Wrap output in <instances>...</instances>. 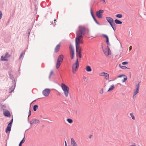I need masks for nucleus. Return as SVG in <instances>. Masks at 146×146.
Returning a JSON list of instances; mask_svg holds the SVG:
<instances>
[{"mask_svg":"<svg viewBox=\"0 0 146 146\" xmlns=\"http://www.w3.org/2000/svg\"><path fill=\"white\" fill-rule=\"evenodd\" d=\"M103 36L106 39V40L107 39H108V36L105 35H103Z\"/></svg>","mask_w":146,"mask_h":146,"instance_id":"obj_38","label":"nucleus"},{"mask_svg":"<svg viewBox=\"0 0 146 146\" xmlns=\"http://www.w3.org/2000/svg\"><path fill=\"white\" fill-rule=\"evenodd\" d=\"M132 48V47L131 46H130L129 48V50L130 51L131 50Z\"/></svg>","mask_w":146,"mask_h":146,"instance_id":"obj_47","label":"nucleus"},{"mask_svg":"<svg viewBox=\"0 0 146 146\" xmlns=\"http://www.w3.org/2000/svg\"><path fill=\"white\" fill-rule=\"evenodd\" d=\"M131 146H136L134 145H131Z\"/></svg>","mask_w":146,"mask_h":146,"instance_id":"obj_61","label":"nucleus"},{"mask_svg":"<svg viewBox=\"0 0 146 146\" xmlns=\"http://www.w3.org/2000/svg\"><path fill=\"white\" fill-rule=\"evenodd\" d=\"M11 55H9L7 52L6 53L5 55V57L9 58L10 57Z\"/></svg>","mask_w":146,"mask_h":146,"instance_id":"obj_31","label":"nucleus"},{"mask_svg":"<svg viewBox=\"0 0 146 146\" xmlns=\"http://www.w3.org/2000/svg\"><path fill=\"white\" fill-rule=\"evenodd\" d=\"M114 22L117 24H121L122 23V22L117 19L115 20Z\"/></svg>","mask_w":146,"mask_h":146,"instance_id":"obj_21","label":"nucleus"},{"mask_svg":"<svg viewBox=\"0 0 146 146\" xmlns=\"http://www.w3.org/2000/svg\"><path fill=\"white\" fill-rule=\"evenodd\" d=\"M78 53V55L79 57L80 58H81V57H82V55L81 54V53H80V52Z\"/></svg>","mask_w":146,"mask_h":146,"instance_id":"obj_42","label":"nucleus"},{"mask_svg":"<svg viewBox=\"0 0 146 146\" xmlns=\"http://www.w3.org/2000/svg\"><path fill=\"white\" fill-rule=\"evenodd\" d=\"M114 86L113 85L111 86L110 88L108 90V92H110L111 90H112L114 88Z\"/></svg>","mask_w":146,"mask_h":146,"instance_id":"obj_23","label":"nucleus"},{"mask_svg":"<svg viewBox=\"0 0 146 146\" xmlns=\"http://www.w3.org/2000/svg\"><path fill=\"white\" fill-rule=\"evenodd\" d=\"M30 34V32H29L28 33V34L29 35H29Z\"/></svg>","mask_w":146,"mask_h":146,"instance_id":"obj_59","label":"nucleus"},{"mask_svg":"<svg viewBox=\"0 0 146 146\" xmlns=\"http://www.w3.org/2000/svg\"><path fill=\"white\" fill-rule=\"evenodd\" d=\"M101 0L103 1L104 2V3H106V2H105V0Z\"/></svg>","mask_w":146,"mask_h":146,"instance_id":"obj_56","label":"nucleus"},{"mask_svg":"<svg viewBox=\"0 0 146 146\" xmlns=\"http://www.w3.org/2000/svg\"><path fill=\"white\" fill-rule=\"evenodd\" d=\"M3 14L0 11V19H1L2 18Z\"/></svg>","mask_w":146,"mask_h":146,"instance_id":"obj_43","label":"nucleus"},{"mask_svg":"<svg viewBox=\"0 0 146 146\" xmlns=\"http://www.w3.org/2000/svg\"><path fill=\"white\" fill-rule=\"evenodd\" d=\"M70 54L71 59H73L74 58V50H71V51H70Z\"/></svg>","mask_w":146,"mask_h":146,"instance_id":"obj_16","label":"nucleus"},{"mask_svg":"<svg viewBox=\"0 0 146 146\" xmlns=\"http://www.w3.org/2000/svg\"><path fill=\"white\" fill-rule=\"evenodd\" d=\"M69 48L70 49V51H71V50H74L73 46L71 44L70 45Z\"/></svg>","mask_w":146,"mask_h":146,"instance_id":"obj_33","label":"nucleus"},{"mask_svg":"<svg viewBox=\"0 0 146 146\" xmlns=\"http://www.w3.org/2000/svg\"><path fill=\"white\" fill-rule=\"evenodd\" d=\"M102 50L103 52H104V53L105 54V55L106 56H107L108 55H110V54L108 53V52L107 51V49H106L105 50L104 49H103Z\"/></svg>","mask_w":146,"mask_h":146,"instance_id":"obj_19","label":"nucleus"},{"mask_svg":"<svg viewBox=\"0 0 146 146\" xmlns=\"http://www.w3.org/2000/svg\"><path fill=\"white\" fill-rule=\"evenodd\" d=\"M38 108V106L37 105H35L33 107V110L34 111H35L36 109Z\"/></svg>","mask_w":146,"mask_h":146,"instance_id":"obj_22","label":"nucleus"},{"mask_svg":"<svg viewBox=\"0 0 146 146\" xmlns=\"http://www.w3.org/2000/svg\"><path fill=\"white\" fill-rule=\"evenodd\" d=\"M92 9H91L90 10V13H91V15H92V16L93 18V19L94 20V21H95V22L98 25H99V23L98 22V21H97V20L96 19H95V18L92 12Z\"/></svg>","mask_w":146,"mask_h":146,"instance_id":"obj_12","label":"nucleus"},{"mask_svg":"<svg viewBox=\"0 0 146 146\" xmlns=\"http://www.w3.org/2000/svg\"><path fill=\"white\" fill-rule=\"evenodd\" d=\"M106 73L104 72H102L101 73L99 74V75L100 76H103L105 75V74H106Z\"/></svg>","mask_w":146,"mask_h":146,"instance_id":"obj_28","label":"nucleus"},{"mask_svg":"<svg viewBox=\"0 0 146 146\" xmlns=\"http://www.w3.org/2000/svg\"><path fill=\"white\" fill-rule=\"evenodd\" d=\"M106 19L108 22L110 23L111 24V23H113V19L110 17H106Z\"/></svg>","mask_w":146,"mask_h":146,"instance_id":"obj_11","label":"nucleus"},{"mask_svg":"<svg viewBox=\"0 0 146 146\" xmlns=\"http://www.w3.org/2000/svg\"><path fill=\"white\" fill-rule=\"evenodd\" d=\"M122 76H123L124 77L123 80L122 81L123 82H125L127 79V77L126 76H125V75H121L118 76V77L120 78Z\"/></svg>","mask_w":146,"mask_h":146,"instance_id":"obj_15","label":"nucleus"},{"mask_svg":"<svg viewBox=\"0 0 146 146\" xmlns=\"http://www.w3.org/2000/svg\"><path fill=\"white\" fill-rule=\"evenodd\" d=\"M104 76H105V78L107 80H109V74L108 73H106V74H105V75H104Z\"/></svg>","mask_w":146,"mask_h":146,"instance_id":"obj_24","label":"nucleus"},{"mask_svg":"<svg viewBox=\"0 0 146 146\" xmlns=\"http://www.w3.org/2000/svg\"><path fill=\"white\" fill-rule=\"evenodd\" d=\"M129 37H131L132 36V34H131H131H130V32H129Z\"/></svg>","mask_w":146,"mask_h":146,"instance_id":"obj_51","label":"nucleus"},{"mask_svg":"<svg viewBox=\"0 0 146 146\" xmlns=\"http://www.w3.org/2000/svg\"><path fill=\"white\" fill-rule=\"evenodd\" d=\"M139 83H138L137 84H136V85L135 86V87L136 89H139Z\"/></svg>","mask_w":146,"mask_h":146,"instance_id":"obj_36","label":"nucleus"},{"mask_svg":"<svg viewBox=\"0 0 146 146\" xmlns=\"http://www.w3.org/2000/svg\"><path fill=\"white\" fill-rule=\"evenodd\" d=\"M51 75H50V74L49 75V78H50V77H51Z\"/></svg>","mask_w":146,"mask_h":146,"instance_id":"obj_57","label":"nucleus"},{"mask_svg":"<svg viewBox=\"0 0 146 146\" xmlns=\"http://www.w3.org/2000/svg\"><path fill=\"white\" fill-rule=\"evenodd\" d=\"M139 92H138L137 91H135L134 92H133V94H134V95H136L137 93H139Z\"/></svg>","mask_w":146,"mask_h":146,"instance_id":"obj_41","label":"nucleus"},{"mask_svg":"<svg viewBox=\"0 0 146 146\" xmlns=\"http://www.w3.org/2000/svg\"><path fill=\"white\" fill-rule=\"evenodd\" d=\"M31 110H29V115L28 116V118L31 115ZM29 119L28 118V119Z\"/></svg>","mask_w":146,"mask_h":146,"instance_id":"obj_44","label":"nucleus"},{"mask_svg":"<svg viewBox=\"0 0 146 146\" xmlns=\"http://www.w3.org/2000/svg\"><path fill=\"white\" fill-rule=\"evenodd\" d=\"M83 40L78 39L77 38H75V44L76 47V52H78V49H80V47L79 45L80 43H83Z\"/></svg>","mask_w":146,"mask_h":146,"instance_id":"obj_4","label":"nucleus"},{"mask_svg":"<svg viewBox=\"0 0 146 146\" xmlns=\"http://www.w3.org/2000/svg\"><path fill=\"white\" fill-rule=\"evenodd\" d=\"M56 19H54V23L55 24V25H56Z\"/></svg>","mask_w":146,"mask_h":146,"instance_id":"obj_49","label":"nucleus"},{"mask_svg":"<svg viewBox=\"0 0 146 146\" xmlns=\"http://www.w3.org/2000/svg\"><path fill=\"white\" fill-rule=\"evenodd\" d=\"M104 10H100L99 11H97L96 13V15L99 18H100L102 17V15L101 14L103 13Z\"/></svg>","mask_w":146,"mask_h":146,"instance_id":"obj_9","label":"nucleus"},{"mask_svg":"<svg viewBox=\"0 0 146 146\" xmlns=\"http://www.w3.org/2000/svg\"><path fill=\"white\" fill-rule=\"evenodd\" d=\"M86 31V28L85 27L82 26H79L78 28V30L76 33V36L78 39H83L82 35H85Z\"/></svg>","mask_w":146,"mask_h":146,"instance_id":"obj_1","label":"nucleus"},{"mask_svg":"<svg viewBox=\"0 0 146 146\" xmlns=\"http://www.w3.org/2000/svg\"><path fill=\"white\" fill-rule=\"evenodd\" d=\"M35 9H36V10H37V8H36V6H35Z\"/></svg>","mask_w":146,"mask_h":146,"instance_id":"obj_58","label":"nucleus"},{"mask_svg":"<svg viewBox=\"0 0 146 146\" xmlns=\"http://www.w3.org/2000/svg\"><path fill=\"white\" fill-rule=\"evenodd\" d=\"M128 62H123L122 63V64L123 65H126L127 64H128Z\"/></svg>","mask_w":146,"mask_h":146,"instance_id":"obj_40","label":"nucleus"},{"mask_svg":"<svg viewBox=\"0 0 146 146\" xmlns=\"http://www.w3.org/2000/svg\"><path fill=\"white\" fill-rule=\"evenodd\" d=\"M13 121V118L11 120L9 123L8 124L5 130V132L7 133L8 131H10L11 130V129L12 126V124Z\"/></svg>","mask_w":146,"mask_h":146,"instance_id":"obj_6","label":"nucleus"},{"mask_svg":"<svg viewBox=\"0 0 146 146\" xmlns=\"http://www.w3.org/2000/svg\"><path fill=\"white\" fill-rule=\"evenodd\" d=\"M81 48H80V49H79V50L78 51V52L77 53H81Z\"/></svg>","mask_w":146,"mask_h":146,"instance_id":"obj_46","label":"nucleus"},{"mask_svg":"<svg viewBox=\"0 0 146 146\" xmlns=\"http://www.w3.org/2000/svg\"><path fill=\"white\" fill-rule=\"evenodd\" d=\"M130 115L131 116V118L133 119L134 120L135 119V117L132 113H130Z\"/></svg>","mask_w":146,"mask_h":146,"instance_id":"obj_34","label":"nucleus"},{"mask_svg":"<svg viewBox=\"0 0 146 146\" xmlns=\"http://www.w3.org/2000/svg\"><path fill=\"white\" fill-rule=\"evenodd\" d=\"M53 70H51L50 72V74L51 75L53 73Z\"/></svg>","mask_w":146,"mask_h":146,"instance_id":"obj_48","label":"nucleus"},{"mask_svg":"<svg viewBox=\"0 0 146 146\" xmlns=\"http://www.w3.org/2000/svg\"><path fill=\"white\" fill-rule=\"evenodd\" d=\"M3 115L7 117H10L11 114L9 111L8 110L6 109H3Z\"/></svg>","mask_w":146,"mask_h":146,"instance_id":"obj_7","label":"nucleus"},{"mask_svg":"<svg viewBox=\"0 0 146 146\" xmlns=\"http://www.w3.org/2000/svg\"><path fill=\"white\" fill-rule=\"evenodd\" d=\"M135 90L139 92V89H136Z\"/></svg>","mask_w":146,"mask_h":146,"instance_id":"obj_54","label":"nucleus"},{"mask_svg":"<svg viewBox=\"0 0 146 146\" xmlns=\"http://www.w3.org/2000/svg\"><path fill=\"white\" fill-rule=\"evenodd\" d=\"M113 28V30L115 31L116 30L115 25V24L113 22V23H111V24H110Z\"/></svg>","mask_w":146,"mask_h":146,"instance_id":"obj_18","label":"nucleus"},{"mask_svg":"<svg viewBox=\"0 0 146 146\" xmlns=\"http://www.w3.org/2000/svg\"><path fill=\"white\" fill-rule=\"evenodd\" d=\"M106 42L108 45H110L109 41V38L108 39H107L106 40Z\"/></svg>","mask_w":146,"mask_h":146,"instance_id":"obj_39","label":"nucleus"},{"mask_svg":"<svg viewBox=\"0 0 146 146\" xmlns=\"http://www.w3.org/2000/svg\"><path fill=\"white\" fill-rule=\"evenodd\" d=\"M40 122V121H39V120L35 119H33L31 121L30 123L31 125Z\"/></svg>","mask_w":146,"mask_h":146,"instance_id":"obj_10","label":"nucleus"},{"mask_svg":"<svg viewBox=\"0 0 146 146\" xmlns=\"http://www.w3.org/2000/svg\"><path fill=\"white\" fill-rule=\"evenodd\" d=\"M92 136V135H90L89 136V138L90 139H91Z\"/></svg>","mask_w":146,"mask_h":146,"instance_id":"obj_52","label":"nucleus"},{"mask_svg":"<svg viewBox=\"0 0 146 146\" xmlns=\"http://www.w3.org/2000/svg\"><path fill=\"white\" fill-rule=\"evenodd\" d=\"M9 76L10 78L12 80H14L13 75L11 74L10 73L9 74Z\"/></svg>","mask_w":146,"mask_h":146,"instance_id":"obj_27","label":"nucleus"},{"mask_svg":"<svg viewBox=\"0 0 146 146\" xmlns=\"http://www.w3.org/2000/svg\"><path fill=\"white\" fill-rule=\"evenodd\" d=\"M71 144L73 146H78L77 143L73 138L71 139Z\"/></svg>","mask_w":146,"mask_h":146,"instance_id":"obj_13","label":"nucleus"},{"mask_svg":"<svg viewBox=\"0 0 146 146\" xmlns=\"http://www.w3.org/2000/svg\"><path fill=\"white\" fill-rule=\"evenodd\" d=\"M84 78L85 79H86V77H84Z\"/></svg>","mask_w":146,"mask_h":146,"instance_id":"obj_60","label":"nucleus"},{"mask_svg":"<svg viewBox=\"0 0 146 146\" xmlns=\"http://www.w3.org/2000/svg\"><path fill=\"white\" fill-rule=\"evenodd\" d=\"M22 144H21L20 143H19V146H22Z\"/></svg>","mask_w":146,"mask_h":146,"instance_id":"obj_55","label":"nucleus"},{"mask_svg":"<svg viewBox=\"0 0 146 146\" xmlns=\"http://www.w3.org/2000/svg\"><path fill=\"white\" fill-rule=\"evenodd\" d=\"M24 54H25V52H22L21 53V54L20 55V56L19 57V59H20L21 58V57H22L23 55Z\"/></svg>","mask_w":146,"mask_h":146,"instance_id":"obj_37","label":"nucleus"},{"mask_svg":"<svg viewBox=\"0 0 146 146\" xmlns=\"http://www.w3.org/2000/svg\"><path fill=\"white\" fill-rule=\"evenodd\" d=\"M63 58L64 56L62 54H61L58 56L56 66V69H58L59 68L63 62Z\"/></svg>","mask_w":146,"mask_h":146,"instance_id":"obj_2","label":"nucleus"},{"mask_svg":"<svg viewBox=\"0 0 146 146\" xmlns=\"http://www.w3.org/2000/svg\"><path fill=\"white\" fill-rule=\"evenodd\" d=\"M61 86L65 96L66 97H68L69 93V87L63 83H62Z\"/></svg>","mask_w":146,"mask_h":146,"instance_id":"obj_3","label":"nucleus"},{"mask_svg":"<svg viewBox=\"0 0 146 146\" xmlns=\"http://www.w3.org/2000/svg\"><path fill=\"white\" fill-rule=\"evenodd\" d=\"M103 93V90L102 89L100 91V94H102Z\"/></svg>","mask_w":146,"mask_h":146,"instance_id":"obj_45","label":"nucleus"},{"mask_svg":"<svg viewBox=\"0 0 146 146\" xmlns=\"http://www.w3.org/2000/svg\"><path fill=\"white\" fill-rule=\"evenodd\" d=\"M79 66V62L78 59L77 58L76 62L73 64L72 66V72L74 74H75L76 71V69H77Z\"/></svg>","mask_w":146,"mask_h":146,"instance_id":"obj_5","label":"nucleus"},{"mask_svg":"<svg viewBox=\"0 0 146 146\" xmlns=\"http://www.w3.org/2000/svg\"><path fill=\"white\" fill-rule=\"evenodd\" d=\"M116 17L119 18H121L122 17V15L121 14H117L116 15Z\"/></svg>","mask_w":146,"mask_h":146,"instance_id":"obj_29","label":"nucleus"},{"mask_svg":"<svg viewBox=\"0 0 146 146\" xmlns=\"http://www.w3.org/2000/svg\"><path fill=\"white\" fill-rule=\"evenodd\" d=\"M133 99H135L136 98V96H135L136 95H134V94H133Z\"/></svg>","mask_w":146,"mask_h":146,"instance_id":"obj_50","label":"nucleus"},{"mask_svg":"<svg viewBox=\"0 0 146 146\" xmlns=\"http://www.w3.org/2000/svg\"><path fill=\"white\" fill-rule=\"evenodd\" d=\"M60 44L59 43L58 44L55 48L54 52H58L59 50L60 49Z\"/></svg>","mask_w":146,"mask_h":146,"instance_id":"obj_14","label":"nucleus"},{"mask_svg":"<svg viewBox=\"0 0 146 146\" xmlns=\"http://www.w3.org/2000/svg\"><path fill=\"white\" fill-rule=\"evenodd\" d=\"M107 47L108 48V53H109L110 55L111 54V51L110 49V48L108 46H107Z\"/></svg>","mask_w":146,"mask_h":146,"instance_id":"obj_35","label":"nucleus"},{"mask_svg":"<svg viewBox=\"0 0 146 146\" xmlns=\"http://www.w3.org/2000/svg\"><path fill=\"white\" fill-rule=\"evenodd\" d=\"M25 141V136L24 137V138L21 141L20 143L22 144L23 143H24Z\"/></svg>","mask_w":146,"mask_h":146,"instance_id":"obj_32","label":"nucleus"},{"mask_svg":"<svg viewBox=\"0 0 146 146\" xmlns=\"http://www.w3.org/2000/svg\"><path fill=\"white\" fill-rule=\"evenodd\" d=\"M65 146H68L67 145V143H66V141H65Z\"/></svg>","mask_w":146,"mask_h":146,"instance_id":"obj_53","label":"nucleus"},{"mask_svg":"<svg viewBox=\"0 0 146 146\" xmlns=\"http://www.w3.org/2000/svg\"><path fill=\"white\" fill-rule=\"evenodd\" d=\"M14 89H15V86H12L10 88L9 90H10V91L9 92L10 93L12 92L14 90Z\"/></svg>","mask_w":146,"mask_h":146,"instance_id":"obj_25","label":"nucleus"},{"mask_svg":"<svg viewBox=\"0 0 146 146\" xmlns=\"http://www.w3.org/2000/svg\"><path fill=\"white\" fill-rule=\"evenodd\" d=\"M67 121L68 122L70 123H72L73 122V120L72 119H70L68 118L67 119Z\"/></svg>","mask_w":146,"mask_h":146,"instance_id":"obj_30","label":"nucleus"},{"mask_svg":"<svg viewBox=\"0 0 146 146\" xmlns=\"http://www.w3.org/2000/svg\"><path fill=\"white\" fill-rule=\"evenodd\" d=\"M85 69L88 72H90L92 71V69L89 66H87Z\"/></svg>","mask_w":146,"mask_h":146,"instance_id":"obj_17","label":"nucleus"},{"mask_svg":"<svg viewBox=\"0 0 146 146\" xmlns=\"http://www.w3.org/2000/svg\"><path fill=\"white\" fill-rule=\"evenodd\" d=\"M5 56H2L1 58V61H8V60L7 59L5 58Z\"/></svg>","mask_w":146,"mask_h":146,"instance_id":"obj_20","label":"nucleus"},{"mask_svg":"<svg viewBox=\"0 0 146 146\" xmlns=\"http://www.w3.org/2000/svg\"><path fill=\"white\" fill-rule=\"evenodd\" d=\"M119 66L120 68H121L123 69H125L126 68H127L125 66H121L120 64L119 65Z\"/></svg>","mask_w":146,"mask_h":146,"instance_id":"obj_26","label":"nucleus"},{"mask_svg":"<svg viewBox=\"0 0 146 146\" xmlns=\"http://www.w3.org/2000/svg\"><path fill=\"white\" fill-rule=\"evenodd\" d=\"M50 92V89H45L42 92V94L43 95L45 96H48Z\"/></svg>","mask_w":146,"mask_h":146,"instance_id":"obj_8","label":"nucleus"}]
</instances>
